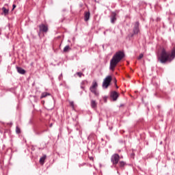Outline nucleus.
Returning a JSON list of instances; mask_svg holds the SVG:
<instances>
[{"label": "nucleus", "mask_w": 175, "mask_h": 175, "mask_svg": "<svg viewBox=\"0 0 175 175\" xmlns=\"http://www.w3.org/2000/svg\"><path fill=\"white\" fill-rule=\"evenodd\" d=\"M175 58V46L171 51V53H167L166 49H162L160 55L158 56V60L161 64H166V62H172Z\"/></svg>", "instance_id": "obj_1"}, {"label": "nucleus", "mask_w": 175, "mask_h": 175, "mask_svg": "<svg viewBox=\"0 0 175 175\" xmlns=\"http://www.w3.org/2000/svg\"><path fill=\"white\" fill-rule=\"evenodd\" d=\"M125 57V53L124 52L119 51L116 52L112 57V58L110 60L109 63V70H112V72H114L116 67L120 62H121V60L123 59Z\"/></svg>", "instance_id": "obj_2"}, {"label": "nucleus", "mask_w": 175, "mask_h": 175, "mask_svg": "<svg viewBox=\"0 0 175 175\" xmlns=\"http://www.w3.org/2000/svg\"><path fill=\"white\" fill-rule=\"evenodd\" d=\"M98 88V83L96 81H93L91 87L90 88V91L92 92L95 95V96H99V92L97 90Z\"/></svg>", "instance_id": "obj_3"}, {"label": "nucleus", "mask_w": 175, "mask_h": 175, "mask_svg": "<svg viewBox=\"0 0 175 175\" xmlns=\"http://www.w3.org/2000/svg\"><path fill=\"white\" fill-rule=\"evenodd\" d=\"M120 154L115 153L111 157V162L113 165H118V162H120Z\"/></svg>", "instance_id": "obj_4"}, {"label": "nucleus", "mask_w": 175, "mask_h": 175, "mask_svg": "<svg viewBox=\"0 0 175 175\" xmlns=\"http://www.w3.org/2000/svg\"><path fill=\"white\" fill-rule=\"evenodd\" d=\"M111 76H107L106 78L104 79L103 82V88H108L109 85H110V83H111Z\"/></svg>", "instance_id": "obj_5"}, {"label": "nucleus", "mask_w": 175, "mask_h": 175, "mask_svg": "<svg viewBox=\"0 0 175 175\" xmlns=\"http://www.w3.org/2000/svg\"><path fill=\"white\" fill-rule=\"evenodd\" d=\"M120 13V10H116L115 12H112L111 14V24H114L116 21H117V14Z\"/></svg>", "instance_id": "obj_6"}, {"label": "nucleus", "mask_w": 175, "mask_h": 175, "mask_svg": "<svg viewBox=\"0 0 175 175\" xmlns=\"http://www.w3.org/2000/svg\"><path fill=\"white\" fill-rule=\"evenodd\" d=\"M40 29V32H43L44 33H46V32H49V25L41 24L38 26Z\"/></svg>", "instance_id": "obj_7"}, {"label": "nucleus", "mask_w": 175, "mask_h": 175, "mask_svg": "<svg viewBox=\"0 0 175 175\" xmlns=\"http://www.w3.org/2000/svg\"><path fill=\"white\" fill-rule=\"evenodd\" d=\"M139 25H140V23H139V21L135 22V23L134 24L133 29V35H137V33L140 32V29H139Z\"/></svg>", "instance_id": "obj_8"}, {"label": "nucleus", "mask_w": 175, "mask_h": 175, "mask_svg": "<svg viewBox=\"0 0 175 175\" xmlns=\"http://www.w3.org/2000/svg\"><path fill=\"white\" fill-rule=\"evenodd\" d=\"M90 107L93 109V110H96L98 107V103L95 100H90Z\"/></svg>", "instance_id": "obj_9"}, {"label": "nucleus", "mask_w": 175, "mask_h": 175, "mask_svg": "<svg viewBox=\"0 0 175 175\" xmlns=\"http://www.w3.org/2000/svg\"><path fill=\"white\" fill-rule=\"evenodd\" d=\"M90 16H91V13L90 12V11L85 12V13H84V21L85 22L88 21L90 20Z\"/></svg>", "instance_id": "obj_10"}, {"label": "nucleus", "mask_w": 175, "mask_h": 175, "mask_svg": "<svg viewBox=\"0 0 175 175\" xmlns=\"http://www.w3.org/2000/svg\"><path fill=\"white\" fill-rule=\"evenodd\" d=\"M111 98H112L113 100H116L118 98V93L117 92H112L111 93Z\"/></svg>", "instance_id": "obj_11"}, {"label": "nucleus", "mask_w": 175, "mask_h": 175, "mask_svg": "<svg viewBox=\"0 0 175 175\" xmlns=\"http://www.w3.org/2000/svg\"><path fill=\"white\" fill-rule=\"evenodd\" d=\"M16 70L20 75H25V70L21 67H16Z\"/></svg>", "instance_id": "obj_12"}, {"label": "nucleus", "mask_w": 175, "mask_h": 175, "mask_svg": "<svg viewBox=\"0 0 175 175\" xmlns=\"http://www.w3.org/2000/svg\"><path fill=\"white\" fill-rule=\"evenodd\" d=\"M46 158H47V156L46 154H44L43 157H42L40 159V165H44V161H46Z\"/></svg>", "instance_id": "obj_13"}, {"label": "nucleus", "mask_w": 175, "mask_h": 175, "mask_svg": "<svg viewBox=\"0 0 175 175\" xmlns=\"http://www.w3.org/2000/svg\"><path fill=\"white\" fill-rule=\"evenodd\" d=\"M50 95L51 94L49 92H43L40 96V99H43V98H46V96H50Z\"/></svg>", "instance_id": "obj_14"}, {"label": "nucleus", "mask_w": 175, "mask_h": 175, "mask_svg": "<svg viewBox=\"0 0 175 175\" xmlns=\"http://www.w3.org/2000/svg\"><path fill=\"white\" fill-rule=\"evenodd\" d=\"M2 10H3V13L5 16H8V14H9V9H8L5 7H3Z\"/></svg>", "instance_id": "obj_15"}, {"label": "nucleus", "mask_w": 175, "mask_h": 175, "mask_svg": "<svg viewBox=\"0 0 175 175\" xmlns=\"http://www.w3.org/2000/svg\"><path fill=\"white\" fill-rule=\"evenodd\" d=\"M70 50H72V48H70L69 45H67L64 48L63 51L64 53H68V51H70Z\"/></svg>", "instance_id": "obj_16"}, {"label": "nucleus", "mask_w": 175, "mask_h": 175, "mask_svg": "<svg viewBox=\"0 0 175 175\" xmlns=\"http://www.w3.org/2000/svg\"><path fill=\"white\" fill-rule=\"evenodd\" d=\"M125 165H126V163H125V161H120L119 162V166L120 167H124V166H125Z\"/></svg>", "instance_id": "obj_17"}, {"label": "nucleus", "mask_w": 175, "mask_h": 175, "mask_svg": "<svg viewBox=\"0 0 175 175\" xmlns=\"http://www.w3.org/2000/svg\"><path fill=\"white\" fill-rule=\"evenodd\" d=\"M16 133L18 134V135H20V133H21V129H20L18 128V126H16Z\"/></svg>", "instance_id": "obj_18"}, {"label": "nucleus", "mask_w": 175, "mask_h": 175, "mask_svg": "<svg viewBox=\"0 0 175 175\" xmlns=\"http://www.w3.org/2000/svg\"><path fill=\"white\" fill-rule=\"evenodd\" d=\"M70 106H71L72 110H75V103L73 101L70 102Z\"/></svg>", "instance_id": "obj_19"}, {"label": "nucleus", "mask_w": 175, "mask_h": 175, "mask_svg": "<svg viewBox=\"0 0 175 175\" xmlns=\"http://www.w3.org/2000/svg\"><path fill=\"white\" fill-rule=\"evenodd\" d=\"M143 57H144V55H143V53L139 54V55L138 57V59H142V58H143Z\"/></svg>", "instance_id": "obj_20"}, {"label": "nucleus", "mask_w": 175, "mask_h": 175, "mask_svg": "<svg viewBox=\"0 0 175 175\" xmlns=\"http://www.w3.org/2000/svg\"><path fill=\"white\" fill-rule=\"evenodd\" d=\"M77 75L79 76V77H81L83 76V72H77Z\"/></svg>", "instance_id": "obj_21"}, {"label": "nucleus", "mask_w": 175, "mask_h": 175, "mask_svg": "<svg viewBox=\"0 0 175 175\" xmlns=\"http://www.w3.org/2000/svg\"><path fill=\"white\" fill-rule=\"evenodd\" d=\"M12 10H14V9H16V5L15 4H13V5H12Z\"/></svg>", "instance_id": "obj_22"}, {"label": "nucleus", "mask_w": 175, "mask_h": 175, "mask_svg": "<svg viewBox=\"0 0 175 175\" xmlns=\"http://www.w3.org/2000/svg\"><path fill=\"white\" fill-rule=\"evenodd\" d=\"M81 88L82 90H84V86H81Z\"/></svg>", "instance_id": "obj_23"}, {"label": "nucleus", "mask_w": 175, "mask_h": 175, "mask_svg": "<svg viewBox=\"0 0 175 175\" xmlns=\"http://www.w3.org/2000/svg\"><path fill=\"white\" fill-rule=\"evenodd\" d=\"M84 83H85L84 81H82L81 84L83 85V84H84Z\"/></svg>", "instance_id": "obj_24"}, {"label": "nucleus", "mask_w": 175, "mask_h": 175, "mask_svg": "<svg viewBox=\"0 0 175 175\" xmlns=\"http://www.w3.org/2000/svg\"><path fill=\"white\" fill-rule=\"evenodd\" d=\"M115 83H117V80L115 79Z\"/></svg>", "instance_id": "obj_25"}, {"label": "nucleus", "mask_w": 175, "mask_h": 175, "mask_svg": "<svg viewBox=\"0 0 175 175\" xmlns=\"http://www.w3.org/2000/svg\"><path fill=\"white\" fill-rule=\"evenodd\" d=\"M62 76V74H61V75H60V77H61Z\"/></svg>", "instance_id": "obj_26"}, {"label": "nucleus", "mask_w": 175, "mask_h": 175, "mask_svg": "<svg viewBox=\"0 0 175 175\" xmlns=\"http://www.w3.org/2000/svg\"><path fill=\"white\" fill-rule=\"evenodd\" d=\"M116 88H118V86L116 85Z\"/></svg>", "instance_id": "obj_27"}]
</instances>
